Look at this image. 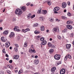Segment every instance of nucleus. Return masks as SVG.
<instances>
[{
  "label": "nucleus",
  "instance_id": "nucleus-1",
  "mask_svg": "<svg viewBox=\"0 0 74 74\" xmlns=\"http://www.w3.org/2000/svg\"><path fill=\"white\" fill-rule=\"evenodd\" d=\"M23 12L21 11V9L17 8L15 11V14L16 15H21L22 14Z\"/></svg>",
  "mask_w": 74,
  "mask_h": 74
},
{
  "label": "nucleus",
  "instance_id": "nucleus-2",
  "mask_svg": "<svg viewBox=\"0 0 74 74\" xmlns=\"http://www.w3.org/2000/svg\"><path fill=\"white\" fill-rule=\"evenodd\" d=\"M29 52L31 53H36V51L34 49V47L33 46H31L30 47V49H29Z\"/></svg>",
  "mask_w": 74,
  "mask_h": 74
},
{
  "label": "nucleus",
  "instance_id": "nucleus-3",
  "mask_svg": "<svg viewBox=\"0 0 74 74\" xmlns=\"http://www.w3.org/2000/svg\"><path fill=\"white\" fill-rule=\"evenodd\" d=\"M60 55L56 54L54 56V58L56 60H59L60 59Z\"/></svg>",
  "mask_w": 74,
  "mask_h": 74
},
{
  "label": "nucleus",
  "instance_id": "nucleus-4",
  "mask_svg": "<svg viewBox=\"0 0 74 74\" xmlns=\"http://www.w3.org/2000/svg\"><path fill=\"white\" fill-rule=\"evenodd\" d=\"M68 58L69 59H71V56L69 54L66 55L64 59V60H67V59Z\"/></svg>",
  "mask_w": 74,
  "mask_h": 74
},
{
  "label": "nucleus",
  "instance_id": "nucleus-5",
  "mask_svg": "<svg viewBox=\"0 0 74 74\" xmlns=\"http://www.w3.org/2000/svg\"><path fill=\"white\" fill-rule=\"evenodd\" d=\"M60 74H65V73H66V71L65 70V69H62L60 70Z\"/></svg>",
  "mask_w": 74,
  "mask_h": 74
},
{
  "label": "nucleus",
  "instance_id": "nucleus-6",
  "mask_svg": "<svg viewBox=\"0 0 74 74\" xmlns=\"http://www.w3.org/2000/svg\"><path fill=\"white\" fill-rule=\"evenodd\" d=\"M67 6V3H66L64 2L62 3V7L63 8H65Z\"/></svg>",
  "mask_w": 74,
  "mask_h": 74
},
{
  "label": "nucleus",
  "instance_id": "nucleus-7",
  "mask_svg": "<svg viewBox=\"0 0 74 74\" xmlns=\"http://www.w3.org/2000/svg\"><path fill=\"white\" fill-rule=\"evenodd\" d=\"M59 30V28L58 27L54 28L53 29V31L54 33H55L56 32H58Z\"/></svg>",
  "mask_w": 74,
  "mask_h": 74
},
{
  "label": "nucleus",
  "instance_id": "nucleus-8",
  "mask_svg": "<svg viewBox=\"0 0 74 74\" xmlns=\"http://www.w3.org/2000/svg\"><path fill=\"white\" fill-rule=\"evenodd\" d=\"M14 29L15 31H17V32H20L21 31V30L19 29L18 26H15Z\"/></svg>",
  "mask_w": 74,
  "mask_h": 74
},
{
  "label": "nucleus",
  "instance_id": "nucleus-9",
  "mask_svg": "<svg viewBox=\"0 0 74 74\" xmlns=\"http://www.w3.org/2000/svg\"><path fill=\"white\" fill-rule=\"evenodd\" d=\"M30 29L29 28H26L24 30V29H22L21 30V32H23V33H26L27 32V31H29Z\"/></svg>",
  "mask_w": 74,
  "mask_h": 74
},
{
  "label": "nucleus",
  "instance_id": "nucleus-10",
  "mask_svg": "<svg viewBox=\"0 0 74 74\" xmlns=\"http://www.w3.org/2000/svg\"><path fill=\"white\" fill-rule=\"evenodd\" d=\"M1 40L2 41H3V42H5L6 40H7V38H6L5 37H2L1 38Z\"/></svg>",
  "mask_w": 74,
  "mask_h": 74
},
{
  "label": "nucleus",
  "instance_id": "nucleus-11",
  "mask_svg": "<svg viewBox=\"0 0 74 74\" xmlns=\"http://www.w3.org/2000/svg\"><path fill=\"white\" fill-rule=\"evenodd\" d=\"M46 44H47V41L44 40L41 42L40 45L42 46V45H45Z\"/></svg>",
  "mask_w": 74,
  "mask_h": 74
},
{
  "label": "nucleus",
  "instance_id": "nucleus-12",
  "mask_svg": "<svg viewBox=\"0 0 74 74\" xmlns=\"http://www.w3.org/2000/svg\"><path fill=\"white\" fill-rule=\"evenodd\" d=\"M5 44L6 48H8V47L10 45V42H7L5 43Z\"/></svg>",
  "mask_w": 74,
  "mask_h": 74
},
{
  "label": "nucleus",
  "instance_id": "nucleus-13",
  "mask_svg": "<svg viewBox=\"0 0 74 74\" xmlns=\"http://www.w3.org/2000/svg\"><path fill=\"white\" fill-rule=\"evenodd\" d=\"M14 36L15 34H14V33L13 32H11L10 35H9V37H10V38H12V37H14Z\"/></svg>",
  "mask_w": 74,
  "mask_h": 74
},
{
  "label": "nucleus",
  "instance_id": "nucleus-14",
  "mask_svg": "<svg viewBox=\"0 0 74 74\" xmlns=\"http://www.w3.org/2000/svg\"><path fill=\"white\" fill-rule=\"evenodd\" d=\"M67 29H70V30H71L73 29V27L70 25H67L66 26Z\"/></svg>",
  "mask_w": 74,
  "mask_h": 74
},
{
  "label": "nucleus",
  "instance_id": "nucleus-15",
  "mask_svg": "<svg viewBox=\"0 0 74 74\" xmlns=\"http://www.w3.org/2000/svg\"><path fill=\"white\" fill-rule=\"evenodd\" d=\"M20 8L21 9L22 11H26V7L23 6L22 7H20Z\"/></svg>",
  "mask_w": 74,
  "mask_h": 74
},
{
  "label": "nucleus",
  "instance_id": "nucleus-16",
  "mask_svg": "<svg viewBox=\"0 0 74 74\" xmlns=\"http://www.w3.org/2000/svg\"><path fill=\"white\" fill-rule=\"evenodd\" d=\"M56 70V67H53L51 69V71L52 73H53L55 72V71Z\"/></svg>",
  "mask_w": 74,
  "mask_h": 74
},
{
  "label": "nucleus",
  "instance_id": "nucleus-17",
  "mask_svg": "<svg viewBox=\"0 0 74 74\" xmlns=\"http://www.w3.org/2000/svg\"><path fill=\"white\" fill-rule=\"evenodd\" d=\"M47 13V11L46 10H42V14L43 15H45Z\"/></svg>",
  "mask_w": 74,
  "mask_h": 74
},
{
  "label": "nucleus",
  "instance_id": "nucleus-18",
  "mask_svg": "<svg viewBox=\"0 0 74 74\" xmlns=\"http://www.w3.org/2000/svg\"><path fill=\"white\" fill-rule=\"evenodd\" d=\"M60 9V8H59V7H56L54 8V11H59V10Z\"/></svg>",
  "mask_w": 74,
  "mask_h": 74
},
{
  "label": "nucleus",
  "instance_id": "nucleus-19",
  "mask_svg": "<svg viewBox=\"0 0 74 74\" xmlns=\"http://www.w3.org/2000/svg\"><path fill=\"white\" fill-rule=\"evenodd\" d=\"M34 64L36 65H37L38 64L39 62V61L38 60H35L34 61Z\"/></svg>",
  "mask_w": 74,
  "mask_h": 74
},
{
  "label": "nucleus",
  "instance_id": "nucleus-20",
  "mask_svg": "<svg viewBox=\"0 0 74 74\" xmlns=\"http://www.w3.org/2000/svg\"><path fill=\"white\" fill-rule=\"evenodd\" d=\"M8 33V31H5L3 33V35L5 36V35H7Z\"/></svg>",
  "mask_w": 74,
  "mask_h": 74
},
{
  "label": "nucleus",
  "instance_id": "nucleus-21",
  "mask_svg": "<svg viewBox=\"0 0 74 74\" xmlns=\"http://www.w3.org/2000/svg\"><path fill=\"white\" fill-rule=\"evenodd\" d=\"M66 47L67 49H70V48L71 47V45H67Z\"/></svg>",
  "mask_w": 74,
  "mask_h": 74
},
{
  "label": "nucleus",
  "instance_id": "nucleus-22",
  "mask_svg": "<svg viewBox=\"0 0 74 74\" xmlns=\"http://www.w3.org/2000/svg\"><path fill=\"white\" fill-rule=\"evenodd\" d=\"M14 59H18L19 58V56L18 55H16L14 56Z\"/></svg>",
  "mask_w": 74,
  "mask_h": 74
},
{
  "label": "nucleus",
  "instance_id": "nucleus-23",
  "mask_svg": "<svg viewBox=\"0 0 74 74\" xmlns=\"http://www.w3.org/2000/svg\"><path fill=\"white\" fill-rule=\"evenodd\" d=\"M23 73V69H21L19 71L18 73L19 74H21V73Z\"/></svg>",
  "mask_w": 74,
  "mask_h": 74
},
{
  "label": "nucleus",
  "instance_id": "nucleus-24",
  "mask_svg": "<svg viewBox=\"0 0 74 74\" xmlns=\"http://www.w3.org/2000/svg\"><path fill=\"white\" fill-rule=\"evenodd\" d=\"M34 33L35 34H39V33H40V31L38 30H36L34 32Z\"/></svg>",
  "mask_w": 74,
  "mask_h": 74
},
{
  "label": "nucleus",
  "instance_id": "nucleus-25",
  "mask_svg": "<svg viewBox=\"0 0 74 74\" xmlns=\"http://www.w3.org/2000/svg\"><path fill=\"white\" fill-rule=\"evenodd\" d=\"M54 51V50L53 49H51L49 51V52L50 53H52Z\"/></svg>",
  "mask_w": 74,
  "mask_h": 74
},
{
  "label": "nucleus",
  "instance_id": "nucleus-26",
  "mask_svg": "<svg viewBox=\"0 0 74 74\" xmlns=\"http://www.w3.org/2000/svg\"><path fill=\"white\" fill-rule=\"evenodd\" d=\"M67 24H72L73 23V21H68L67 22Z\"/></svg>",
  "mask_w": 74,
  "mask_h": 74
},
{
  "label": "nucleus",
  "instance_id": "nucleus-27",
  "mask_svg": "<svg viewBox=\"0 0 74 74\" xmlns=\"http://www.w3.org/2000/svg\"><path fill=\"white\" fill-rule=\"evenodd\" d=\"M47 4H48L49 5H51V4H52V3L50 1H47Z\"/></svg>",
  "mask_w": 74,
  "mask_h": 74
},
{
  "label": "nucleus",
  "instance_id": "nucleus-28",
  "mask_svg": "<svg viewBox=\"0 0 74 74\" xmlns=\"http://www.w3.org/2000/svg\"><path fill=\"white\" fill-rule=\"evenodd\" d=\"M41 30L42 31H44V26H42L41 27Z\"/></svg>",
  "mask_w": 74,
  "mask_h": 74
},
{
  "label": "nucleus",
  "instance_id": "nucleus-29",
  "mask_svg": "<svg viewBox=\"0 0 74 74\" xmlns=\"http://www.w3.org/2000/svg\"><path fill=\"white\" fill-rule=\"evenodd\" d=\"M31 16L32 14H31V13H29L28 15V18L29 19V18H30V17Z\"/></svg>",
  "mask_w": 74,
  "mask_h": 74
},
{
  "label": "nucleus",
  "instance_id": "nucleus-30",
  "mask_svg": "<svg viewBox=\"0 0 74 74\" xmlns=\"http://www.w3.org/2000/svg\"><path fill=\"white\" fill-rule=\"evenodd\" d=\"M24 47H27V42L25 43Z\"/></svg>",
  "mask_w": 74,
  "mask_h": 74
},
{
  "label": "nucleus",
  "instance_id": "nucleus-31",
  "mask_svg": "<svg viewBox=\"0 0 74 74\" xmlns=\"http://www.w3.org/2000/svg\"><path fill=\"white\" fill-rule=\"evenodd\" d=\"M67 31V29L66 28H65L64 30H63V33H66V32Z\"/></svg>",
  "mask_w": 74,
  "mask_h": 74
},
{
  "label": "nucleus",
  "instance_id": "nucleus-32",
  "mask_svg": "<svg viewBox=\"0 0 74 74\" xmlns=\"http://www.w3.org/2000/svg\"><path fill=\"white\" fill-rule=\"evenodd\" d=\"M62 18L63 19H67V18L64 16H62Z\"/></svg>",
  "mask_w": 74,
  "mask_h": 74
},
{
  "label": "nucleus",
  "instance_id": "nucleus-33",
  "mask_svg": "<svg viewBox=\"0 0 74 74\" xmlns=\"http://www.w3.org/2000/svg\"><path fill=\"white\" fill-rule=\"evenodd\" d=\"M0 74H4V72L3 71H1L0 72Z\"/></svg>",
  "mask_w": 74,
  "mask_h": 74
},
{
  "label": "nucleus",
  "instance_id": "nucleus-34",
  "mask_svg": "<svg viewBox=\"0 0 74 74\" xmlns=\"http://www.w3.org/2000/svg\"><path fill=\"white\" fill-rule=\"evenodd\" d=\"M38 23L35 24L34 25V27H37V26H38Z\"/></svg>",
  "mask_w": 74,
  "mask_h": 74
},
{
  "label": "nucleus",
  "instance_id": "nucleus-35",
  "mask_svg": "<svg viewBox=\"0 0 74 74\" xmlns=\"http://www.w3.org/2000/svg\"><path fill=\"white\" fill-rule=\"evenodd\" d=\"M7 73H8V74H11V72L8 70L7 71Z\"/></svg>",
  "mask_w": 74,
  "mask_h": 74
},
{
  "label": "nucleus",
  "instance_id": "nucleus-36",
  "mask_svg": "<svg viewBox=\"0 0 74 74\" xmlns=\"http://www.w3.org/2000/svg\"><path fill=\"white\" fill-rule=\"evenodd\" d=\"M67 15L68 16H71V14L70 13H68Z\"/></svg>",
  "mask_w": 74,
  "mask_h": 74
},
{
  "label": "nucleus",
  "instance_id": "nucleus-37",
  "mask_svg": "<svg viewBox=\"0 0 74 74\" xmlns=\"http://www.w3.org/2000/svg\"><path fill=\"white\" fill-rule=\"evenodd\" d=\"M8 67H9V68H10V69H12V66L11 65H8Z\"/></svg>",
  "mask_w": 74,
  "mask_h": 74
},
{
  "label": "nucleus",
  "instance_id": "nucleus-38",
  "mask_svg": "<svg viewBox=\"0 0 74 74\" xmlns=\"http://www.w3.org/2000/svg\"><path fill=\"white\" fill-rule=\"evenodd\" d=\"M44 38L43 37H41L40 39V40L42 41H44Z\"/></svg>",
  "mask_w": 74,
  "mask_h": 74
},
{
  "label": "nucleus",
  "instance_id": "nucleus-39",
  "mask_svg": "<svg viewBox=\"0 0 74 74\" xmlns=\"http://www.w3.org/2000/svg\"><path fill=\"white\" fill-rule=\"evenodd\" d=\"M14 50L15 51H16V52H17V51H18V48L15 47Z\"/></svg>",
  "mask_w": 74,
  "mask_h": 74
},
{
  "label": "nucleus",
  "instance_id": "nucleus-40",
  "mask_svg": "<svg viewBox=\"0 0 74 74\" xmlns=\"http://www.w3.org/2000/svg\"><path fill=\"white\" fill-rule=\"evenodd\" d=\"M58 37L59 40H61L62 39V38L60 36H58Z\"/></svg>",
  "mask_w": 74,
  "mask_h": 74
},
{
  "label": "nucleus",
  "instance_id": "nucleus-41",
  "mask_svg": "<svg viewBox=\"0 0 74 74\" xmlns=\"http://www.w3.org/2000/svg\"><path fill=\"white\" fill-rule=\"evenodd\" d=\"M36 15H32V16H31V19H32L33 18H34L35 17V16Z\"/></svg>",
  "mask_w": 74,
  "mask_h": 74
},
{
  "label": "nucleus",
  "instance_id": "nucleus-42",
  "mask_svg": "<svg viewBox=\"0 0 74 74\" xmlns=\"http://www.w3.org/2000/svg\"><path fill=\"white\" fill-rule=\"evenodd\" d=\"M73 34H73V33H71V34H70V37H73Z\"/></svg>",
  "mask_w": 74,
  "mask_h": 74
},
{
  "label": "nucleus",
  "instance_id": "nucleus-43",
  "mask_svg": "<svg viewBox=\"0 0 74 74\" xmlns=\"http://www.w3.org/2000/svg\"><path fill=\"white\" fill-rule=\"evenodd\" d=\"M2 52L4 53H5V49L4 48L3 50L2 51Z\"/></svg>",
  "mask_w": 74,
  "mask_h": 74
},
{
  "label": "nucleus",
  "instance_id": "nucleus-44",
  "mask_svg": "<svg viewBox=\"0 0 74 74\" xmlns=\"http://www.w3.org/2000/svg\"><path fill=\"white\" fill-rule=\"evenodd\" d=\"M13 21H14V22L16 21V18H14L13 19Z\"/></svg>",
  "mask_w": 74,
  "mask_h": 74
},
{
  "label": "nucleus",
  "instance_id": "nucleus-45",
  "mask_svg": "<svg viewBox=\"0 0 74 74\" xmlns=\"http://www.w3.org/2000/svg\"><path fill=\"white\" fill-rule=\"evenodd\" d=\"M48 45H49V47H51V44L50 42H49L48 43Z\"/></svg>",
  "mask_w": 74,
  "mask_h": 74
},
{
  "label": "nucleus",
  "instance_id": "nucleus-46",
  "mask_svg": "<svg viewBox=\"0 0 74 74\" xmlns=\"http://www.w3.org/2000/svg\"><path fill=\"white\" fill-rule=\"evenodd\" d=\"M10 63H12V60H10L9 61V62Z\"/></svg>",
  "mask_w": 74,
  "mask_h": 74
},
{
  "label": "nucleus",
  "instance_id": "nucleus-47",
  "mask_svg": "<svg viewBox=\"0 0 74 74\" xmlns=\"http://www.w3.org/2000/svg\"><path fill=\"white\" fill-rule=\"evenodd\" d=\"M15 45L16 47H19V46L17 44H16Z\"/></svg>",
  "mask_w": 74,
  "mask_h": 74
},
{
  "label": "nucleus",
  "instance_id": "nucleus-48",
  "mask_svg": "<svg viewBox=\"0 0 74 74\" xmlns=\"http://www.w3.org/2000/svg\"><path fill=\"white\" fill-rule=\"evenodd\" d=\"M30 4V3L29 2L28 3H27V5L28 6V5H29Z\"/></svg>",
  "mask_w": 74,
  "mask_h": 74
},
{
  "label": "nucleus",
  "instance_id": "nucleus-49",
  "mask_svg": "<svg viewBox=\"0 0 74 74\" xmlns=\"http://www.w3.org/2000/svg\"><path fill=\"white\" fill-rule=\"evenodd\" d=\"M41 10H38V12H37L38 13H41Z\"/></svg>",
  "mask_w": 74,
  "mask_h": 74
},
{
  "label": "nucleus",
  "instance_id": "nucleus-50",
  "mask_svg": "<svg viewBox=\"0 0 74 74\" xmlns=\"http://www.w3.org/2000/svg\"><path fill=\"white\" fill-rule=\"evenodd\" d=\"M5 56L6 57H8L9 56H8V55L7 54H6L5 55Z\"/></svg>",
  "mask_w": 74,
  "mask_h": 74
},
{
  "label": "nucleus",
  "instance_id": "nucleus-51",
  "mask_svg": "<svg viewBox=\"0 0 74 74\" xmlns=\"http://www.w3.org/2000/svg\"><path fill=\"white\" fill-rule=\"evenodd\" d=\"M2 22H3V20L2 19L0 20V23H1Z\"/></svg>",
  "mask_w": 74,
  "mask_h": 74
},
{
  "label": "nucleus",
  "instance_id": "nucleus-52",
  "mask_svg": "<svg viewBox=\"0 0 74 74\" xmlns=\"http://www.w3.org/2000/svg\"><path fill=\"white\" fill-rule=\"evenodd\" d=\"M54 13L55 14H58V12L57 11H55L54 12Z\"/></svg>",
  "mask_w": 74,
  "mask_h": 74
},
{
  "label": "nucleus",
  "instance_id": "nucleus-53",
  "mask_svg": "<svg viewBox=\"0 0 74 74\" xmlns=\"http://www.w3.org/2000/svg\"><path fill=\"white\" fill-rule=\"evenodd\" d=\"M68 4L69 5H70V2H68Z\"/></svg>",
  "mask_w": 74,
  "mask_h": 74
},
{
  "label": "nucleus",
  "instance_id": "nucleus-54",
  "mask_svg": "<svg viewBox=\"0 0 74 74\" xmlns=\"http://www.w3.org/2000/svg\"><path fill=\"white\" fill-rule=\"evenodd\" d=\"M35 58H38V56H35Z\"/></svg>",
  "mask_w": 74,
  "mask_h": 74
},
{
  "label": "nucleus",
  "instance_id": "nucleus-55",
  "mask_svg": "<svg viewBox=\"0 0 74 74\" xmlns=\"http://www.w3.org/2000/svg\"><path fill=\"white\" fill-rule=\"evenodd\" d=\"M51 22H52V18H51L50 20H49Z\"/></svg>",
  "mask_w": 74,
  "mask_h": 74
},
{
  "label": "nucleus",
  "instance_id": "nucleus-56",
  "mask_svg": "<svg viewBox=\"0 0 74 74\" xmlns=\"http://www.w3.org/2000/svg\"><path fill=\"white\" fill-rule=\"evenodd\" d=\"M18 72V70H15V73H16Z\"/></svg>",
  "mask_w": 74,
  "mask_h": 74
},
{
  "label": "nucleus",
  "instance_id": "nucleus-57",
  "mask_svg": "<svg viewBox=\"0 0 74 74\" xmlns=\"http://www.w3.org/2000/svg\"><path fill=\"white\" fill-rule=\"evenodd\" d=\"M30 5L31 7H33V4H31V5Z\"/></svg>",
  "mask_w": 74,
  "mask_h": 74
},
{
  "label": "nucleus",
  "instance_id": "nucleus-58",
  "mask_svg": "<svg viewBox=\"0 0 74 74\" xmlns=\"http://www.w3.org/2000/svg\"><path fill=\"white\" fill-rule=\"evenodd\" d=\"M6 60H9V59H8V58H6Z\"/></svg>",
  "mask_w": 74,
  "mask_h": 74
},
{
  "label": "nucleus",
  "instance_id": "nucleus-59",
  "mask_svg": "<svg viewBox=\"0 0 74 74\" xmlns=\"http://www.w3.org/2000/svg\"><path fill=\"white\" fill-rule=\"evenodd\" d=\"M0 30H3V28L2 27H0Z\"/></svg>",
  "mask_w": 74,
  "mask_h": 74
},
{
  "label": "nucleus",
  "instance_id": "nucleus-60",
  "mask_svg": "<svg viewBox=\"0 0 74 74\" xmlns=\"http://www.w3.org/2000/svg\"><path fill=\"white\" fill-rule=\"evenodd\" d=\"M64 12H66V10H64Z\"/></svg>",
  "mask_w": 74,
  "mask_h": 74
},
{
  "label": "nucleus",
  "instance_id": "nucleus-61",
  "mask_svg": "<svg viewBox=\"0 0 74 74\" xmlns=\"http://www.w3.org/2000/svg\"><path fill=\"white\" fill-rule=\"evenodd\" d=\"M47 32V33H48V32H49V30L47 29L46 31Z\"/></svg>",
  "mask_w": 74,
  "mask_h": 74
},
{
  "label": "nucleus",
  "instance_id": "nucleus-62",
  "mask_svg": "<svg viewBox=\"0 0 74 74\" xmlns=\"http://www.w3.org/2000/svg\"><path fill=\"white\" fill-rule=\"evenodd\" d=\"M49 40L50 41H52V38H50L49 39Z\"/></svg>",
  "mask_w": 74,
  "mask_h": 74
},
{
  "label": "nucleus",
  "instance_id": "nucleus-63",
  "mask_svg": "<svg viewBox=\"0 0 74 74\" xmlns=\"http://www.w3.org/2000/svg\"><path fill=\"white\" fill-rule=\"evenodd\" d=\"M5 8H4L3 10V12H4V11H5Z\"/></svg>",
  "mask_w": 74,
  "mask_h": 74
},
{
  "label": "nucleus",
  "instance_id": "nucleus-64",
  "mask_svg": "<svg viewBox=\"0 0 74 74\" xmlns=\"http://www.w3.org/2000/svg\"><path fill=\"white\" fill-rule=\"evenodd\" d=\"M34 74H40V73H35Z\"/></svg>",
  "mask_w": 74,
  "mask_h": 74
}]
</instances>
